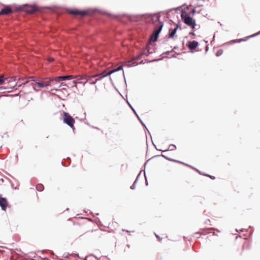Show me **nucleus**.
Wrapping results in <instances>:
<instances>
[{
	"mask_svg": "<svg viewBox=\"0 0 260 260\" xmlns=\"http://www.w3.org/2000/svg\"><path fill=\"white\" fill-rule=\"evenodd\" d=\"M54 81V79H51L50 78H47L45 79L42 82H32L31 83V85L33 86L35 90L38 91L39 89H36V87L37 86L39 88H43L45 87H47L49 86H51Z\"/></svg>",
	"mask_w": 260,
	"mask_h": 260,
	"instance_id": "f257e3e1",
	"label": "nucleus"
},
{
	"mask_svg": "<svg viewBox=\"0 0 260 260\" xmlns=\"http://www.w3.org/2000/svg\"><path fill=\"white\" fill-rule=\"evenodd\" d=\"M63 113L64 115L63 122L68 124L71 128H73L75 123L74 119L68 113L63 112Z\"/></svg>",
	"mask_w": 260,
	"mask_h": 260,
	"instance_id": "f03ea898",
	"label": "nucleus"
},
{
	"mask_svg": "<svg viewBox=\"0 0 260 260\" xmlns=\"http://www.w3.org/2000/svg\"><path fill=\"white\" fill-rule=\"evenodd\" d=\"M163 25H164L163 23H161V24H160L159 26L155 29V30H154L153 32L151 35V36L150 38V41L155 42L157 41L159 34L161 31V30L162 28Z\"/></svg>",
	"mask_w": 260,
	"mask_h": 260,
	"instance_id": "7ed1b4c3",
	"label": "nucleus"
},
{
	"mask_svg": "<svg viewBox=\"0 0 260 260\" xmlns=\"http://www.w3.org/2000/svg\"><path fill=\"white\" fill-rule=\"evenodd\" d=\"M143 55L144 54H143V52H142L141 54H140L139 55H137L135 58L132 59L131 60H128V62L129 63L132 62V64H125V66H126L127 67H135L136 66H137L139 64H143V63H144L143 61H140L139 63L134 61V60L135 59H137V60L141 59L142 58V56H143Z\"/></svg>",
	"mask_w": 260,
	"mask_h": 260,
	"instance_id": "20e7f679",
	"label": "nucleus"
},
{
	"mask_svg": "<svg viewBox=\"0 0 260 260\" xmlns=\"http://www.w3.org/2000/svg\"><path fill=\"white\" fill-rule=\"evenodd\" d=\"M184 22L187 25L191 26L192 29L194 28L196 22L190 16H186L184 19Z\"/></svg>",
	"mask_w": 260,
	"mask_h": 260,
	"instance_id": "39448f33",
	"label": "nucleus"
},
{
	"mask_svg": "<svg viewBox=\"0 0 260 260\" xmlns=\"http://www.w3.org/2000/svg\"><path fill=\"white\" fill-rule=\"evenodd\" d=\"M68 12L69 13L73 15H80L82 16H86L88 15V13L87 11H79L78 10H72V9H68Z\"/></svg>",
	"mask_w": 260,
	"mask_h": 260,
	"instance_id": "423d86ee",
	"label": "nucleus"
},
{
	"mask_svg": "<svg viewBox=\"0 0 260 260\" xmlns=\"http://www.w3.org/2000/svg\"><path fill=\"white\" fill-rule=\"evenodd\" d=\"M24 6L25 7L24 10L27 13L31 14L38 11L37 7L35 5L28 6L27 5H25Z\"/></svg>",
	"mask_w": 260,
	"mask_h": 260,
	"instance_id": "0eeeda50",
	"label": "nucleus"
},
{
	"mask_svg": "<svg viewBox=\"0 0 260 260\" xmlns=\"http://www.w3.org/2000/svg\"><path fill=\"white\" fill-rule=\"evenodd\" d=\"M73 78V76L72 75L62 76L56 77L54 79V81L57 82H59L60 80H69Z\"/></svg>",
	"mask_w": 260,
	"mask_h": 260,
	"instance_id": "6e6552de",
	"label": "nucleus"
},
{
	"mask_svg": "<svg viewBox=\"0 0 260 260\" xmlns=\"http://www.w3.org/2000/svg\"><path fill=\"white\" fill-rule=\"evenodd\" d=\"M12 10L9 7H6L2 9L0 11V15H8L12 13Z\"/></svg>",
	"mask_w": 260,
	"mask_h": 260,
	"instance_id": "1a4fd4ad",
	"label": "nucleus"
},
{
	"mask_svg": "<svg viewBox=\"0 0 260 260\" xmlns=\"http://www.w3.org/2000/svg\"><path fill=\"white\" fill-rule=\"evenodd\" d=\"M104 74V73H102V74H96L94 76H92V78H94V77H99V78L96 79L95 81H92L90 79H88V80H87V81H88L89 83L90 84H95L98 81L101 80L102 79H103V78H102V76H103Z\"/></svg>",
	"mask_w": 260,
	"mask_h": 260,
	"instance_id": "9d476101",
	"label": "nucleus"
},
{
	"mask_svg": "<svg viewBox=\"0 0 260 260\" xmlns=\"http://www.w3.org/2000/svg\"><path fill=\"white\" fill-rule=\"evenodd\" d=\"M122 69H123V67L122 66H119L117 69L111 70L109 72H108L107 73L103 75V76H102V78H105L108 76H110L111 74H113V73L120 71V70H122Z\"/></svg>",
	"mask_w": 260,
	"mask_h": 260,
	"instance_id": "9b49d317",
	"label": "nucleus"
},
{
	"mask_svg": "<svg viewBox=\"0 0 260 260\" xmlns=\"http://www.w3.org/2000/svg\"><path fill=\"white\" fill-rule=\"evenodd\" d=\"M7 201L5 198L0 197V206L3 210H5L7 208Z\"/></svg>",
	"mask_w": 260,
	"mask_h": 260,
	"instance_id": "f8f14e48",
	"label": "nucleus"
},
{
	"mask_svg": "<svg viewBox=\"0 0 260 260\" xmlns=\"http://www.w3.org/2000/svg\"><path fill=\"white\" fill-rule=\"evenodd\" d=\"M199 43L196 41H193L192 42H189L188 44V48L190 50H193L195 49L197 47H198Z\"/></svg>",
	"mask_w": 260,
	"mask_h": 260,
	"instance_id": "ddd939ff",
	"label": "nucleus"
},
{
	"mask_svg": "<svg viewBox=\"0 0 260 260\" xmlns=\"http://www.w3.org/2000/svg\"><path fill=\"white\" fill-rule=\"evenodd\" d=\"M178 28V25H177L176 27L174 28L173 29H172L171 32H170L169 36H168V38L169 39H170V38H172L174 37V36H175V35L176 34V31H177V30Z\"/></svg>",
	"mask_w": 260,
	"mask_h": 260,
	"instance_id": "4468645a",
	"label": "nucleus"
},
{
	"mask_svg": "<svg viewBox=\"0 0 260 260\" xmlns=\"http://www.w3.org/2000/svg\"><path fill=\"white\" fill-rule=\"evenodd\" d=\"M153 53L152 51L150 50V49L147 46L145 49L143 51V54L146 56H148L149 54Z\"/></svg>",
	"mask_w": 260,
	"mask_h": 260,
	"instance_id": "2eb2a0df",
	"label": "nucleus"
},
{
	"mask_svg": "<svg viewBox=\"0 0 260 260\" xmlns=\"http://www.w3.org/2000/svg\"><path fill=\"white\" fill-rule=\"evenodd\" d=\"M141 173V172H140V173L139 174V175H138L136 179L134 181V183L131 185V186L130 187L131 189H134L135 188L136 183H137V181L138 180V178H139V176H140Z\"/></svg>",
	"mask_w": 260,
	"mask_h": 260,
	"instance_id": "dca6fc26",
	"label": "nucleus"
},
{
	"mask_svg": "<svg viewBox=\"0 0 260 260\" xmlns=\"http://www.w3.org/2000/svg\"><path fill=\"white\" fill-rule=\"evenodd\" d=\"M176 148V146L175 145H174V144H170L169 146L168 149H166L165 150H164L163 151H168V150L173 151V150H175Z\"/></svg>",
	"mask_w": 260,
	"mask_h": 260,
	"instance_id": "f3484780",
	"label": "nucleus"
},
{
	"mask_svg": "<svg viewBox=\"0 0 260 260\" xmlns=\"http://www.w3.org/2000/svg\"><path fill=\"white\" fill-rule=\"evenodd\" d=\"M6 84V80L4 78V75L0 76V85H4Z\"/></svg>",
	"mask_w": 260,
	"mask_h": 260,
	"instance_id": "a211bd4d",
	"label": "nucleus"
},
{
	"mask_svg": "<svg viewBox=\"0 0 260 260\" xmlns=\"http://www.w3.org/2000/svg\"><path fill=\"white\" fill-rule=\"evenodd\" d=\"M36 189L39 191H42L44 189V186L41 184H38L36 186Z\"/></svg>",
	"mask_w": 260,
	"mask_h": 260,
	"instance_id": "6ab92c4d",
	"label": "nucleus"
},
{
	"mask_svg": "<svg viewBox=\"0 0 260 260\" xmlns=\"http://www.w3.org/2000/svg\"><path fill=\"white\" fill-rule=\"evenodd\" d=\"M129 105L130 106V107H131L132 109L133 110V111L134 112V113L136 114V115L137 116L138 118H139V120L141 121V123L146 127V126L145 125V124L143 123V122L141 120V119H140V118L139 117V116L137 115L136 111L135 110V109L133 108V107L130 105L129 103H128Z\"/></svg>",
	"mask_w": 260,
	"mask_h": 260,
	"instance_id": "aec40b11",
	"label": "nucleus"
},
{
	"mask_svg": "<svg viewBox=\"0 0 260 260\" xmlns=\"http://www.w3.org/2000/svg\"><path fill=\"white\" fill-rule=\"evenodd\" d=\"M223 53V50H221V49H220L219 50H218L216 53V55L217 56H220L221 55H222V54Z\"/></svg>",
	"mask_w": 260,
	"mask_h": 260,
	"instance_id": "412c9836",
	"label": "nucleus"
},
{
	"mask_svg": "<svg viewBox=\"0 0 260 260\" xmlns=\"http://www.w3.org/2000/svg\"><path fill=\"white\" fill-rule=\"evenodd\" d=\"M162 156L163 157H164L165 158H166V159H168V160H171V161H173L179 162V161H177L176 160H175V159H173L169 158L168 157L165 156L164 155H162ZM179 162L181 163V164H184V163H183L182 162H181V161H179Z\"/></svg>",
	"mask_w": 260,
	"mask_h": 260,
	"instance_id": "4be33fe9",
	"label": "nucleus"
},
{
	"mask_svg": "<svg viewBox=\"0 0 260 260\" xmlns=\"http://www.w3.org/2000/svg\"><path fill=\"white\" fill-rule=\"evenodd\" d=\"M5 80H6V83H10L13 80L12 78H5Z\"/></svg>",
	"mask_w": 260,
	"mask_h": 260,
	"instance_id": "5701e85b",
	"label": "nucleus"
},
{
	"mask_svg": "<svg viewBox=\"0 0 260 260\" xmlns=\"http://www.w3.org/2000/svg\"><path fill=\"white\" fill-rule=\"evenodd\" d=\"M12 89V87H9L8 86H1L0 87V91L4 89Z\"/></svg>",
	"mask_w": 260,
	"mask_h": 260,
	"instance_id": "b1692460",
	"label": "nucleus"
},
{
	"mask_svg": "<svg viewBox=\"0 0 260 260\" xmlns=\"http://www.w3.org/2000/svg\"><path fill=\"white\" fill-rule=\"evenodd\" d=\"M245 40H243V39H240V40H233V42L234 43H236V42H241V41H245Z\"/></svg>",
	"mask_w": 260,
	"mask_h": 260,
	"instance_id": "393cba45",
	"label": "nucleus"
},
{
	"mask_svg": "<svg viewBox=\"0 0 260 260\" xmlns=\"http://www.w3.org/2000/svg\"><path fill=\"white\" fill-rule=\"evenodd\" d=\"M259 34V33H256L253 35H251V36L249 37L248 38H250V37H254V36H256L257 35H258Z\"/></svg>",
	"mask_w": 260,
	"mask_h": 260,
	"instance_id": "a878e982",
	"label": "nucleus"
},
{
	"mask_svg": "<svg viewBox=\"0 0 260 260\" xmlns=\"http://www.w3.org/2000/svg\"><path fill=\"white\" fill-rule=\"evenodd\" d=\"M158 60L159 59H154V60H152L148 61L147 62H150L155 61Z\"/></svg>",
	"mask_w": 260,
	"mask_h": 260,
	"instance_id": "bb28decb",
	"label": "nucleus"
},
{
	"mask_svg": "<svg viewBox=\"0 0 260 260\" xmlns=\"http://www.w3.org/2000/svg\"><path fill=\"white\" fill-rule=\"evenodd\" d=\"M177 48H178V47H177V46H175V47L173 48V49L172 50V51H171L172 52L174 50L176 49Z\"/></svg>",
	"mask_w": 260,
	"mask_h": 260,
	"instance_id": "cd10ccee",
	"label": "nucleus"
},
{
	"mask_svg": "<svg viewBox=\"0 0 260 260\" xmlns=\"http://www.w3.org/2000/svg\"><path fill=\"white\" fill-rule=\"evenodd\" d=\"M208 176H209L212 179H215V177H213L212 176H210V175H208Z\"/></svg>",
	"mask_w": 260,
	"mask_h": 260,
	"instance_id": "c85d7f7f",
	"label": "nucleus"
},
{
	"mask_svg": "<svg viewBox=\"0 0 260 260\" xmlns=\"http://www.w3.org/2000/svg\"><path fill=\"white\" fill-rule=\"evenodd\" d=\"M184 165H185L186 166H189V167H190L192 168V169H193V167H192L190 166L189 165H187V164H184Z\"/></svg>",
	"mask_w": 260,
	"mask_h": 260,
	"instance_id": "c756f323",
	"label": "nucleus"
},
{
	"mask_svg": "<svg viewBox=\"0 0 260 260\" xmlns=\"http://www.w3.org/2000/svg\"><path fill=\"white\" fill-rule=\"evenodd\" d=\"M189 35H194V34L192 32H191L189 33Z\"/></svg>",
	"mask_w": 260,
	"mask_h": 260,
	"instance_id": "7c9ffc66",
	"label": "nucleus"
},
{
	"mask_svg": "<svg viewBox=\"0 0 260 260\" xmlns=\"http://www.w3.org/2000/svg\"><path fill=\"white\" fill-rule=\"evenodd\" d=\"M169 53H170V52H169V51H167V52H166L165 53L166 54H169Z\"/></svg>",
	"mask_w": 260,
	"mask_h": 260,
	"instance_id": "2f4dec72",
	"label": "nucleus"
},
{
	"mask_svg": "<svg viewBox=\"0 0 260 260\" xmlns=\"http://www.w3.org/2000/svg\"><path fill=\"white\" fill-rule=\"evenodd\" d=\"M155 236H156V238H157V239H160V238H159V237L158 236H157V235H155Z\"/></svg>",
	"mask_w": 260,
	"mask_h": 260,
	"instance_id": "473e14b6",
	"label": "nucleus"
},
{
	"mask_svg": "<svg viewBox=\"0 0 260 260\" xmlns=\"http://www.w3.org/2000/svg\"><path fill=\"white\" fill-rule=\"evenodd\" d=\"M146 185H148V182H147V181L146 179Z\"/></svg>",
	"mask_w": 260,
	"mask_h": 260,
	"instance_id": "72a5a7b5",
	"label": "nucleus"
},
{
	"mask_svg": "<svg viewBox=\"0 0 260 260\" xmlns=\"http://www.w3.org/2000/svg\"><path fill=\"white\" fill-rule=\"evenodd\" d=\"M197 172H198L199 173H200V171L198 170V169H195Z\"/></svg>",
	"mask_w": 260,
	"mask_h": 260,
	"instance_id": "f704fd0d",
	"label": "nucleus"
},
{
	"mask_svg": "<svg viewBox=\"0 0 260 260\" xmlns=\"http://www.w3.org/2000/svg\"><path fill=\"white\" fill-rule=\"evenodd\" d=\"M110 80L111 81H112V79H111V77H110Z\"/></svg>",
	"mask_w": 260,
	"mask_h": 260,
	"instance_id": "c9c22d12",
	"label": "nucleus"
},
{
	"mask_svg": "<svg viewBox=\"0 0 260 260\" xmlns=\"http://www.w3.org/2000/svg\"><path fill=\"white\" fill-rule=\"evenodd\" d=\"M86 258H87L86 257V258H85V259H84V260H87V259H86Z\"/></svg>",
	"mask_w": 260,
	"mask_h": 260,
	"instance_id": "e433bc0d",
	"label": "nucleus"
}]
</instances>
